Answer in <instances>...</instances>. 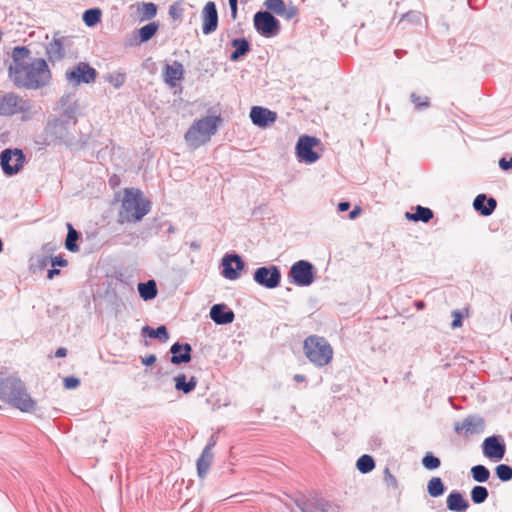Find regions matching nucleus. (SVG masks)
<instances>
[{
  "label": "nucleus",
  "instance_id": "nucleus-57",
  "mask_svg": "<svg viewBox=\"0 0 512 512\" xmlns=\"http://www.w3.org/2000/svg\"><path fill=\"white\" fill-rule=\"evenodd\" d=\"M48 262H50L49 258L46 256H39L36 258L37 266L40 268H44Z\"/></svg>",
  "mask_w": 512,
  "mask_h": 512
},
{
  "label": "nucleus",
  "instance_id": "nucleus-31",
  "mask_svg": "<svg viewBox=\"0 0 512 512\" xmlns=\"http://www.w3.org/2000/svg\"><path fill=\"white\" fill-rule=\"evenodd\" d=\"M175 382V389L177 391H181L184 394H188L192 392L197 385V379L196 377L192 376L189 380H187V377L185 374H179L176 377H174Z\"/></svg>",
  "mask_w": 512,
  "mask_h": 512
},
{
  "label": "nucleus",
  "instance_id": "nucleus-6",
  "mask_svg": "<svg viewBox=\"0 0 512 512\" xmlns=\"http://www.w3.org/2000/svg\"><path fill=\"white\" fill-rule=\"evenodd\" d=\"M218 122H221L220 116H206L196 120L185 133V141L193 149L206 144L217 132Z\"/></svg>",
  "mask_w": 512,
  "mask_h": 512
},
{
  "label": "nucleus",
  "instance_id": "nucleus-9",
  "mask_svg": "<svg viewBox=\"0 0 512 512\" xmlns=\"http://www.w3.org/2000/svg\"><path fill=\"white\" fill-rule=\"evenodd\" d=\"M26 157L19 148H6L0 153V166L6 176L18 174L25 163Z\"/></svg>",
  "mask_w": 512,
  "mask_h": 512
},
{
  "label": "nucleus",
  "instance_id": "nucleus-3",
  "mask_svg": "<svg viewBox=\"0 0 512 512\" xmlns=\"http://www.w3.org/2000/svg\"><path fill=\"white\" fill-rule=\"evenodd\" d=\"M151 209V202L143 196L139 189L127 188L118 213V222L135 223L147 215Z\"/></svg>",
  "mask_w": 512,
  "mask_h": 512
},
{
  "label": "nucleus",
  "instance_id": "nucleus-34",
  "mask_svg": "<svg viewBox=\"0 0 512 512\" xmlns=\"http://www.w3.org/2000/svg\"><path fill=\"white\" fill-rule=\"evenodd\" d=\"M67 230L68 233L65 240V247L70 252H77L79 250L77 241L80 237V233L70 223H67Z\"/></svg>",
  "mask_w": 512,
  "mask_h": 512
},
{
  "label": "nucleus",
  "instance_id": "nucleus-62",
  "mask_svg": "<svg viewBox=\"0 0 512 512\" xmlns=\"http://www.w3.org/2000/svg\"><path fill=\"white\" fill-rule=\"evenodd\" d=\"M60 274V270L53 267L52 269H49L48 272H47V278L48 279H53L55 275H58Z\"/></svg>",
  "mask_w": 512,
  "mask_h": 512
},
{
  "label": "nucleus",
  "instance_id": "nucleus-24",
  "mask_svg": "<svg viewBox=\"0 0 512 512\" xmlns=\"http://www.w3.org/2000/svg\"><path fill=\"white\" fill-rule=\"evenodd\" d=\"M30 54V50L25 46H16L12 50V63L8 67V74L9 77L13 75V71L16 67V69H21L24 65L27 63L25 62V59L28 58Z\"/></svg>",
  "mask_w": 512,
  "mask_h": 512
},
{
  "label": "nucleus",
  "instance_id": "nucleus-52",
  "mask_svg": "<svg viewBox=\"0 0 512 512\" xmlns=\"http://www.w3.org/2000/svg\"><path fill=\"white\" fill-rule=\"evenodd\" d=\"M50 263L53 267L55 266H61V267H64L67 265V260H65L63 257L61 256H56L54 258H51L50 259Z\"/></svg>",
  "mask_w": 512,
  "mask_h": 512
},
{
  "label": "nucleus",
  "instance_id": "nucleus-14",
  "mask_svg": "<svg viewBox=\"0 0 512 512\" xmlns=\"http://www.w3.org/2000/svg\"><path fill=\"white\" fill-rule=\"evenodd\" d=\"M254 281L267 289H274L280 285L281 272L275 265L262 266L255 270L253 274Z\"/></svg>",
  "mask_w": 512,
  "mask_h": 512
},
{
  "label": "nucleus",
  "instance_id": "nucleus-11",
  "mask_svg": "<svg viewBox=\"0 0 512 512\" xmlns=\"http://www.w3.org/2000/svg\"><path fill=\"white\" fill-rule=\"evenodd\" d=\"M66 80L73 86L90 84L96 80L97 71L86 62H79L65 73Z\"/></svg>",
  "mask_w": 512,
  "mask_h": 512
},
{
  "label": "nucleus",
  "instance_id": "nucleus-20",
  "mask_svg": "<svg viewBox=\"0 0 512 512\" xmlns=\"http://www.w3.org/2000/svg\"><path fill=\"white\" fill-rule=\"evenodd\" d=\"M173 365L186 364L191 361L192 347L189 343L175 342L169 350Z\"/></svg>",
  "mask_w": 512,
  "mask_h": 512
},
{
  "label": "nucleus",
  "instance_id": "nucleus-54",
  "mask_svg": "<svg viewBox=\"0 0 512 512\" xmlns=\"http://www.w3.org/2000/svg\"><path fill=\"white\" fill-rule=\"evenodd\" d=\"M156 360H157L156 355H154V354H150V355H148V356H146V357H143V358L141 359V363H142L144 366H151V365H153V364L156 362Z\"/></svg>",
  "mask_w": 512,
  "mask_h": 512
},
{
  "label": "nucleus",
  "instance_id": "nucleus-55",
  "mask_svg": "<svg viewBox=\"0 0 512 512\" xmlns=\"http://www.w3.org/2000/svg\"><path fill=\"white\" fill-rule=\"evenodd\" d=\"M499 166L502 170H509L512 169V157L509 160H506L505 158H501L499 161Z\"/></svg>",
  "mask_w": 512,
  "mask_h": 512
},
{
  "label": "nucleus",
  "instance_id": "nucleus-46",
  "mask_svg": "<svg viewBox=\"0 0 512 512\" xmlns=\"http://www.w3.org/2000/svg\"><path fill=\"white\" fill-rule=\"evenodd\" d=\"M422 14L418 11H409L401 16L399 23L409 22L411 24H420Z\"/></svg>",
  "mask_w": 512,
  "mask_h": 512
},
{
  "label": "nucleus",
  "instance_id": "nucleus-12",
  "mask_svg": "<svg viewBox=\"0 0 512 512\" xmlns=\"http://www.w3.org/2000/svg\"><path fill=\"white\" fill-rule=\"evenodd\" d=\"M320 143L314 136L302 135L296 143V155L300 162L315 163L320 155L313 148Z\"/></svg>",
  "mask_w": 512,
  "mask_h": 512
},
{
  "label": "nucleus",
  "instance_id": "nucleus-40",
  "mask_svg": "<svg viewBox=\"0 0 512 512\" xmlns=\"http://www.w3.org/2000/svg\"><path fill=\"white\" fill-rule=\"evenodd\" d=\"M138 11L141 15V20H150L156 16L157 6L152 2H143Z\"/></svg>",
  "mask_w": 512,
  "mask_h": 512
},
{
  "label": "nucleus",
  "instance_id": "nucleus-17",
  "mask_svg": "<svg viewBox=\"0 0 512 512\" xmlns=\"http://www.w3.org/2000/svg\"><path fill=\"white\" fill-rule=\"evenodd\" d=\"M482 450L486 457L501 460L505 455L506 446L500 436L492 435L484 439L482 443Z\"/></svg>",
  "mask_w": 512,
  "mask_h": 512
},
{
  "label": "nucleus",
  "instance_id": "nucleus-16",
  "mask_svg": "<svg viewBox=\"0 0 512 512\" xmlns=\"http://www.w3.org/2000/svg\"><path fill=\"white\" fill-rule=\"evenodd\" d=\"M222 275L229 280H236L240 277L241 271L245 267V263L241 256L236 253L226 254L222 258Z\"/></svg>",
  "mask_w": 512,
  "mask_h": 512
},
{
  "label": "nucleus",
  "instance_id": "nucleus-15",
  "mask_svg": "<svg viewBox=\"0 0 512 512\" xmlns=\"http://www.w3.org/2000/svg\"><path fill=\"white\" fill-rule=\"evenodd\" d=\"M301 512H328L330 503L318 496L301 495L294 500Z\"/></svg>",
  "mask_w": 512,
  "mask_h": 512
},
{
  "label": "nucleus",
  "instance_id": "nucleus-8",
  "mask_svg": "<svg viewBox=\"0 0 512 512\" xmlns=\"http://www.w3.org/2000/svg\"><path fill=\"white\" fill-rule=\"evenodd\" d=\"M253 25L257 33L265 38L276 37L281 30L280 21L267 10H260L254 14Z\"/></svg>",
  "mask_w": 512,
  "mask_h": 512
},
{
  "label": "nucleus",
  "instance_id": "nucleus-13",
  "mask_svg": "<svg viewBox=\"0 0 512 512\" xmlns=\"http://www.w3.org/2000/svg\"><path fill=\"white\" fill-rule=\"evenodd\" d=\"M454 431L463 437L478 435L485 430V420L482 416L471 414L465 417L462 421L454 422Z\"/></svg>",
  "mask_w": 512,
  "mask_h": 512
},
{
  "label": "nucleus",
  "instance_id": "nucleus-38",
  "mask_svg": "<svg viewBox=\"0 0 512 512\" xmlns=\"http://www.w3.org/2000/svg\"><path fill=\"white\" fill-rule=\"evenodd\" d=\"M101 15L102 13L99 8H91L84 11L82 18L86 26L94 27L101 21Z\"/></svg>",
  "mask_w": 512,
  "mask_h": 512
},
{
  "label": "nucleus",
  "instance_id": "nucleus-30",
  "mask_svg": "<svg viewBox=\"0 0 512 512\" xmlns=\"http://www.w3.org/2000/svg\"><path fill=\"white\" fill-rule=\"evenodd\" d=\"M434 214L433 211L428 208L421 205L416 206L415 212H406L405 217L408 220L414 221V222H423L428 223L432 218Z\"/></svg>",
  "mask_w": 512,
  "mask_h": 512
},
{
  "label": "nucleus",
  "instance_id": "nucleus-29",
  "mask_svg": "<svg viewBox=\"0 0 512 512\" xmlns=\"http://www.w3.org/2000/svg\"><path fill=\"white\" fill-rule=\"evenodd\" d=\"M141 334L144 337L158 339L160 342L163 343L169 340V333L165 325H160L156 329L150 327L149 325H145L141 329Z\"/></svg>",
  "mask_w": 512,
  "mask_h": 512
},
{
  "label": "nucleus",
  "instance_id": "nucleus-42",
  "mask_svg": "<svg viewBox=\"0 0 512 512\" xmlns=\"http://www.w3.org/2000/svg\"><path fill=\"white\" fill-rule=\"evenodd\" d=\"M495 474L503 482L512 480V467L507 464H499L495 468Z\"/></svg>",
  "mask_w": 512,
  "mask_h": 512
},
{
  "label": "nucleus",
  "instance_id": "nucleus-35",
  "mask_svg": "<svg viewBox=\"0 0 512 512\" xmlns=\"http://www.w3.org/2000/svg\"><path fill=\"white\" fill-rule=\"evenodd\" d=\"M446 487L440 477H432L427 484L428 494L437 498L442 496L445 493Z\"/></svg>",
  "mask_w": 512,
  "mask_h": 512
},
{
  "label": "nucleus",
  "instance_id": "nucleus-10",
  "mask_svg": "<svg viewBox=\"0 0 512 512\" xmlns=\"http://www.w3.org/2000/svg\"><path fill=\"white\" fill-rule=\"evenodd\" d=\"M288 277L296 286L307 287L314 282L315 268L309 261L299 260L291 266Z\"/></svg>",
  "mask_w": 512,
  "mask_h": 512
},
{
  "label": "nucleus",
  "instance_id": "nucleus-48",
  "mask_svg": "<svg viewBox=\"0 0 512 512\" xmlns=\"http://www.w3.org/2000/svg\"><path fill=\"white\" fill-rule=\"evenodd\" d=\"M298 13V9L294 5H289L288 7L285 5L284 7V13H281L279 16L283 17L285 20H291L293 19Z\"/></svg>",
  "mask_w": 512,
  "mask_h": 512
},
{
  "label": "nucleus",
  "instance_id": "nucleus-2",
  "mask_svg": "<svg viewBox=\"0 0 512 512\" xmlns=\"http://www.w3.org/2000/svg\"><path fill=\"white\" fill-rule=\"evenodd\" d=\"M9 78L17 88L38 90L47 86L52 76L47 62L42 58H34L21 69L15 68Z\"/></svg>",
  "mask_w": 512,
  "mask_h": 512
},
{
  "label": "nucleus",
  "instance_id": "nucleus-61",
  "mask_svg": "<svg viewBox=\"0 0 512 512\" xmlns=\"http://www.w3.org/2000/svg\"><path fill=\"white\" fill-rule=\"evenodd\" d=\"M66 355H67V349L64 347L58 348L55 352V357H57V358L65 357Z\"/></svg>",
  "mask_w": 512,
  "mask_h": 512
},
{
  "label": "nucleus",
  "instance_id": "nucleus-64",
  "mask_svg": "<svg viewBox=\"0 0 512 512\" xmlns=\"http://www.w3.org/2000/svg\"><path fill=\"white\" fill-rule=\"evenodd\" d=\"M415 307L417 310H422L425 307V302L422 300L416 301Z\"/></svg>",
  "mask_w": 512,
  "mask_h": 512
},
{
  "label": "nucleus",
  "instance_id": "nucleus-45",
  "mask_svg": "<svg viewBox=\"0 0 512 512\" xmlns=\"http://www.w3.org/2000/svg\"><path fill=\"white\" fill-rule=\"evenodd\" d=\"M410 100L415 105V108L420 111L430 106V100L427 96H419L414 92L411 93Z\"/></svg>",
  "mask_w": 512,
  "mask_h": 512
},
{
  "label": "nucleus",
  "instance_id": "nucleus-32",
  "mask_svg": "<svg viewBox=\"0 0 512 512\" xmlns=\"http://www.w3.org/2000/svg\"><path fill=\"white\" fill-rule=\"evenodd\" d=\"M138 292L144 301L152 300L157 296L158 289L154 280L140 282L138 284Z\"/></svg>",
  "mask_w": 512,
  "mask_h": 512
},
{
  "label": "nucleus",
  "instance_id": "nucleus-33",
  "mask_svg": "<svg viewBox=\"0 0 512 512\" xmlns=\"http://www.w3.org/2000/svg\"><path fill=\"white\" fill-rule=\"evenodd\" d=\"M213 461V453L202 450L200 457L197 460V473L200 478H204L209 470Z\"/></svg>",
  "mask_w": 512,
  "mask_h": 512
},
{
  "label": "nucleus",
  "instance_id": "nucleus-44",
  "mask_svg": "<svg viewBox=\"0 0 512 512\" xmlns=\"http://www.w3.org/2000/svg\"><path fill=\"white\" fill-rule=\"evenodd\" d=\"M106 81L109 82L114 88L119 89L126 81V75L122 72H113L106 76Z\"/></svg>",
  "mask_w": 512,
  "mask_h": 512
},
{
  "label": "nucleus",
  "instance_id": "nucleus-60",
  "mask_svg": "<svg viewBox=\"0 0 512 512\" xmlns=\"http://www.w3.org/2000/svg\"><path fill=\"white\" fill-rule=\"evenodd\" d=\"M361 213V208L356 206L350 213H349V219L353 220L357 218Z\"/></svg>",
  "mask_w": 512,
  "mask_h": 512
},
{
  "label": "nucleus",
  "instance_id": "nucleus-56",
  "mask_svg": "<svg viewBox=\"0 0 512 512\" xmlns=\"http://www.w3.org/2000/svg\"><path fill=\"white\" fill-rule=\"evenodd\" d=\"M169 15L173 18V19H178L181 17V13L180 11L178 10L177 6L176 5H171L170 8H169Z\"/></svg>",
  "mask_w": 512,
  "mask_h": 512
},
{
  "label": "nucleus",
  "instance_id": "nucleus-21",
  "mask_svg": "<svg viewBox=\"0 0 512 512\" xmlns=\"http://www.w3.org/2000/svg\"><path fill=\"white\" fill-rule=\"evenodd\" d=\"M210 318L218 325H226L234 321L235 315L225 304H215L210 309Z\"/></svg>",
  "mask_w": 512,
  "mask_h": 512
},
{
  "label": "nucleus",
  "instance_id": "nucleus-27",
  "mask_svg": "<svg viewBox=\"0 0 512 512\" xmlns=\"http://www.w3.org/2000/svg\"><path fill=\"white\" fill-rule=\"evenodd\" d=\"M46 54L50 62L54 63L62 60L65 56V50L61 39L54 38L53 41L47 45Z\"/></svg>",
  "mask_w": 512,
  "mask_h": 512
},
{
  "label": "nucleus",
  "instance_id": "nucleus-25",
  "mask_svg": "<svg viewBox=\"0 0 512 512\" xmlns=\"http://www.w3.org/2000/svg\"><path fill=\"white\" fill-rule=\"evenodd\" d=\"M447 508L453 512H465L469 508V502L459 491H452L446 499Z\"/></svg>",
  "mask_w": 512,
  "mask_h": 512
},
{
  "label": "nucleus",
  "instance_id": "nucleus-22",
  "mask_svg": "<svg viewBox=\"0 0 512 512\" xmlns=\"http://www.w3.org/2000/svg\"><path fill=\"white\" fill-rule=\"evenodd\" d=\"M474 209L482 216H490L497 207V201L493 197H487L485 194H479L473 201Z\"/></svg>",
  "mask_w": 512,
  "mask_h": 512
},
{
  "label": "nucleus",
  "instance_id": "nucleus-1",
  "mask_svg": "<svg viewBox=\"0 0 512 512\" xmlns=\"http://www.w3.org/2000/svg\"><path fill=\"white\" fill-rule=\"evenodd\" d=\"M76 105L65 108L58 116L48 118L43 132L36 141L42 147L65 145L72 148L76 145V137L74 134L77 124Z\"/></svg>",
  "mask_w": 512,
  "mask_h": 512
},
{
  "label": "nucleus",
  "instance_id": "nucleus-47",
  "mask_svg": "<svg viewBox=\"0 0 512 512\" xmlns=\"http://www.w3.org/2000/svg\"><path fill=\"white\" fill-rule=\"evenodd\" d=\"M384 482L387 485V487H391L393 489L398 488V481L396 477L391 473L389 468H385L384 470Z\"/></svg>",
  "mask_w": 512,
  "mask_h": 512
},
{
  "label": "nucleus",
  "instance_id": "nucleus-39",
  "mask_svg": "<svg viewBox=\"0 0 512 512\" xmlns=\"http://www.w3.org/2000/svg\"><path fill=\"white\" fill-rule=\"evenodd\" d=\"M470 496L474 504H482L487 500L489 492L485 486L476 485L472 488Z\"/></svg>",
  "mask_w": 512,
  "mask_h": 512
},
{
  "label": "nucleus",
  "instance_id": "nucleus-59",
  "mask_svg": "<svg viewBox=\"0 0 512 512\" xmlns=\"http://www.w3.org/2000/svg\"><path fill=\"white\" fill-rule=\"evenodd\" d=\"M349 208H350V203L348 201H342L338 204L339 212H345V211L349 210Z\"/></svg>",
  "mask_w": 512,
  "mask_h": 512
},
{
  "label": "nucleus",
  "instance_id": "nucleus-58",
  "mask_svg": "<svg viewBox=\"0 0 512 512\" xmlns=\"http://www.w3.org/2000/svg\"><path fill=\"white\" fill-rule=\"evenodd\" d=\"M216 445V436L215 435H212L209 440H208V443L206 444V446L204 447L203 450H207V452H211L212 448Z\"/></svg>",
  "mask_w": 512,
  "mask_h": 512
},
{
  "label": "nucleus",
  "instance_id": "nucleus-4",
  "mask_svg": "<svg viewBox=\"0 0 512 512\" xmlns=\"http://www.w3.org/2000/svg\"><path fill=\"white\" fill-rule=\"evenodd\" d=\"M0 398L22 412L34 410L36 402L28 394L24 383L17 378H0Z\"/></svg>",
  "mask_w": 512,
  "mask_h": 512
},
{
  "label": "nucleus",
  "instance_id": "nucleus-18",
  "mask_svg": "<svg viewBox=\"0 0 512 512\" xmlns=\"http://www.w3.org/2000/svg\"><path fill=\"white\" fill-rule=\"evenodd\" d=\"M202 32L205 35L213 33L218 27V12L216 4L209 1L205 4L202 11Z\"/></svg>",
  "mask_w": 512,
  "mask_h": 512
},
{
  "label": "nucleus",
  "instance_id": "nucleus-63",
  "mask_svg": "<svg viewBox=\"0 0 512 512\" xmlns=\"http://www.w3.org/2000/svg\"><path fill=\"white\" fill-rule=\"evenodd\" d=\"M294 380L296 382H304L306 380V377L302 374H295L294 375Z\"/></svg>",
  "mask_w": 512,
  "mask_h": 512
},
{
  "label": "nucleus",
  "instance_id": "nucleus-28",
  "mask_svg": "<svg viewBox=\"0 0 512 512\" xmlns=\"http://www.w3.org/2000/svg\"><path fill=\"white\" fill-rule=\"evenodd\" d=\"M231 46L234 48V51L230 55V60L233 62L245 56L251 49V45L246 38H234L231 41Z\"/></svg>",
  "mask_w": 512,
  "mask_h": 512
},
{
  "label": "nucleus",
  "instance_id": "nucleus-23",
  "mask_svg": "<svg viewBox=\"0 0 512 512\" xmlns=\"http://www.w3.org/2000/svg\"><path fill=\"white\" fill-rule=\"evenodd\" d=\"M183 65L179 61H174L173 64H167L164 67L163 77L165 83L171 87L176 86V82L183 78Z\"/></svg>",
  "mask_w": 512,
  "mask_h": 512
},
{
  "label": "nucleus",
  "instance_id": "nucleus-5",
  "mask_svg": "<svg viewBox=\"0 0 512 512\" xmlns=\"http://www.w3.org/2000/svg\"><path fill=\"white\" fill-rule=\"evenodd\" d=\"M37 114L32 100L23 98L15 92L0 93V116L20 115L23 122L31 121Z\"/></svg>",
  "mask_w": 512,
  "mask_h": 512
},
{
  "label": "nucleus",
  "instance_id": "nucleus-49",
  "mask_svg": "<svg viewBox=\"0 0 512 512\" xmlns=\"http://www.w3.org/2000/svg\"><path fill=\"white\" fill-rule=\"evenodd\" d=\"M80 385V380L74 376L64 378V387L66 389H75Z\"/></svg>",
  "mask_w": 512,
  "mask_h": 512
},
{
  "label": "nucleus",
  "instance_id": "nucleus-51",
  "mask_svg": "<svg viewBox=\"0 0 512 512\" xmlns=\"http://www.w3.org/2000/svg\"><path fill=\"white\" fill-rule=\"evenodd\" d=\"M453 321L451 323L452 328H458L462 325V315L458 310L453 311Z\"/></svg>",
  "mask_w": 512,
  "mask_h": 512
},
{
  "label": "nucleus",
  "instance_id": "nucleus-36",
  "mask_svg": "<svg viewBox=\"0 0 512 512\" xmlns=\"http://www.w3.org/2000/svg\"><path fill=\"white\" fill-rule=\"evenodd\" d=\"M356 468L359 472L367 474L375 468V461L372 456L364 454L357 459Z\"/></svg>",
  "mask_w": 512,
  "mask_h": 512
},
{
  "label": "nucleus",
  "instance_id": "nucleus-37",
  "mask_svg": "<svg viewBox=\"0 0 512 512\" xmlns=\"http://www.w3.org/2000/svg\"><path fill=\"white\" fill-rule=\"evenodd\" d=\"M470 472L473 480L479 483L487 482L490 478L489 469L481 464L473 466Z\"/></svg>",
  "mask_w": 512,
  "mask_h": 512
},
{
  "label": "nucleus",
  "instance_id": "nucleus-53",
  "mask_svg": "<svg viewBox=\"0 0 512 512\" xmlns=\"http://www.w3.org/2000/svg\"><path fill=\"white\" fill-rule=\"evenodd\" d=\"M228 2L231 10V17L235 20L237 18L238 0H228Z\"/></svg>",
  "mask_w": 512,
  "mask_h": 512
},
{
  "label": "nucleus",
  "instance_id": "nucleus-26",
  "mask_svg": "<svg viewBox=\"0 0 512 512\" xmlns=\"http://www.w3.org/2000/svg\"><path fill=\"white\" fill-rule=\"evenodd\" d=\"M159 28L158 23L150 22L133 32L137 44L145 43L152 39Z\"/></svg>",
  "mask_w": 512,
  "mask_h": 512
},
{
  "label": "nucleus",
  "instance_id": "nucleus-19",
  "mask_svg": "<svg viewBox=\"0 0 512 512\" xmlns=\"http://www.w3.org/2000/svg\"><path fill=\"white\" fill-rule=\"evenodd\" d=\"M250 118L254 125L266 128L277 119V113L261 106H253L250 111Z\"/></svg>",
  "mask_w": 512,
  "mask_h": 512
},
{
  "label": "nucleus",
  "instance_id": "nucleus-41",
  "mask_svg": "<svg viewBox=\"0 0 512 512\" xmlns=\"http://www.w3.org/2000/svg\"><path fill=\"white\" fill-rule=\"evenodd\" d=\"M422 465L427 470H435L440 467L441 461L432 452H427L422 458Z\"/></svg>",
  "mask_w": 512,
  "mask_h": 512
},
{
  "label": "nucleus",
  "instance_id": "nucleus-43",
  "mask_svg": "<svg viewBox=\"0 0 512 512\" xmlns=\"http://www.w3.org/2000/svg\"><path fill=\"white\" fill-rule=\"evenodd\" d=\"M284 0H265L264 6L266 7L267 11L274 13L276 15H280L281 13H284V7H285Z\"/></svg>",
  "mask_w": 512,
  "mask_h": 512
},
{
  "label": "nucleus",
  "instance_id": "nucleus-50",
  "mask_svg": "<svg viewBox=\"0 0 512 512\" xmlns=\"http://www.w3.org/2000/svg\"><path fill=\"white\" fill-rule=\"evenodd\" d=\"M71 100H72V94H65L60 97V99L58 101V106L63 108V110L69 106H73L74 104L77 106L76 101L73 104H70Z\"/></svg>",
  "mask_w": 512,
  "mask_h": 512
},
{
  "label": "nucleus",
  "instance_id": "nucleus-7",
  "mask_svg": "<svg viewBox=\"0 0 512 512\" xmlns=\"http://www.w3.org/2000/svg\"><path fill=\"white\" fill-rule=\"evenodd\" d=\"M307 359L317 367L328 365L333 358V348L325 337L310 335L303 342Z\"/></svg>",
  "mask_w": 512,
  "mask_h": 512
}]
</instances>
